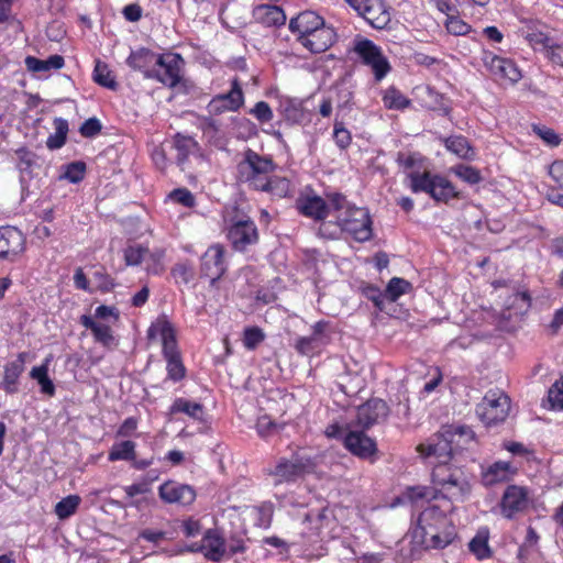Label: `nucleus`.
Listing matches in <instances>:
<instances>
[{
    "instance_id": "1",
    "label": "nucleus",
    "mask_w": 563,
    "mask_h": 563,
    "mask_svg": "<svg viewBox=\"0 0 563 563\" xmlns=\"http://www.w3.org/2000/svg\"><path fill=\"white\" fill-rule=\"evenodd\" d=\"M452 503L444 505H431L418 517V525L413 530V538L424 548L443 549L449 545L455 531L452 521L448 517L453 511Z\"/></svg>"
},
{
    "instance_id": "2",
    "label": "nucleus",
    "mask_w": 563,
    "mask_h": 563,
    "mask_svg": "<svg viewBox=\"0 0 563 563\" xmlns=\"http://www.w3.org/2000/svg\"><path fill=\"white\" fill-rule=\"evenodd\" d=\"M460 463H437L432 471V483L449 503H462L471 493L468 475Z\"/></svg>"
},
{
    "instance_id": "3",
    "label": "nucleus",
    "mask_w": 563,
    "mask_h": 563,
    "mask_svg": "<svg viewBox=\"0 0 563 563\" xmlns=\"http://www.w3.org/2000/svg\"><path fill=\"white\" fill-rule=\"evenodd\" d=\"M224 223L228 225V239L238 251H244L258 240L255 223L238 206H228L223 212Z\"/></svg>"
},
{
    "instance_id": "4",
    "label": "nucleus",
    "mask_w": 563,
    "mask_h": 563,
    "mask_svg": "<svg viewBox=\"0 0 563 563\" xmlns=\"http://www.w3.org/2000/svg\"><path fill=\"white\" fill-rule=\"evenodd\" d=\"M274 169L275 164L269 156H262L250 148L245 151L244 158L238 165L240 180L255 190L264 187V180Z\"/></svg>"
},
{
    "instance_id": "5",
    "label": "nucleus",
    "mask_w": 563,
    "mask_h": 563,
    "mask_svg": "<svg viewBox=\"0 0 563 563\" xmlns=\"http://www.w3.org/2000/svg\"><path fill=\"white\" fill-rule=\"evenodd\" d=\"M509 409V397L504 391L494 389L488 390L476 406V415L486 426H495L505 421Z\"/></svg>"
},
{
    "instance_id": "6",
    "label": "nucleus",
    "mask_w": 563,
    "mask_h": 563,
    "mask_svg": "<svg viewBox=\"0 0 563 563\" xmlns=\"http://www.w3.org/2000/svg\"><path fill=\"white\" fill-rule=\"evenodd\" d=\"M342 225L343 232L349 233L358 242L372 236V221L365 208L347 207L344 212L334 216Z\"/></svg>"
},
{
    "instance_id": "7",
    "label": "nucleus",
    "mask_w": 563,
    "mask_h": 563,
    "mask_svg": "<svg viewBox=\"0 0 563 563\" xmlns=\"http://www.w3.org/2000/svg\"><path fill=\"white\" fill-rule=\"evenodd\" d=\"M352 51L363 64L371 66L376 80H382L390 70L387 58L373 41L358 35L354 38Z\"/></svg>"
},
{
    "instance_id": "8",
    "label": "nucleus",
    "mask_w": 563,
    "mask_h": 563,
    "mask_svg": "<svg viewBox=\"0 0 563 563\" xmlns=\"http://www.w3.org/2000/svg\"><path fill=\"white\" fill-rule=\"evenodd\" d=\"M374 29L383 30L391 20L389 7L383 0H345Z\"/></svg>"
},
{
    "instance_id": "9",
    "label": "nucleus",
    "mask_w": 563,
    "mask_h": 563,
    "mask_svg": "<svg viewBox=\"0 0 563 563\" xmlns=\"http://www.w3.org/2000/svg\"><path fill=\"white\" fill-rule=\"evenodd\" d=\"M184 64L183 58L178 54L168 53L158 55L155 68H153V77L162 84L174 87L180 80V69Z\"/></svg>"
},
{
    "instance_id": "10",
    "label": "nucleus",
    "mask_w": 563,
    "mask_h": 563,
    "mask_svg": "<svg viewBox=\"0 0 563 563\" xmlns=\"http://www.w3.org/2000/svg\"><path fill=\"white\" fill-rule=\"evenodd\" d=\"M313 467L314 464L310 457L296 455L290 460L282 459L272 474L278 478V482H291L312 472Z\"/></svg>"
},
{
    "instance_id": "11",
    "label": "nucleus",
    "mask_w": 563,
    "mask_h": 563,
    "mask_svg": "<svg viewBox=\"0 0 563 563\" xmlns=\"http://www.w3.org/2000/svg\"><path fill=\"white\" fill-rule=\"evenodd\" d=\"M244 551L242 537L224 527L213 528V561L220 560L225 554H235Z\"/></svg>"
},
{
    "instance_id": "12",
    "label": "nucleus",
    "mask_w": 563,
    "mask_h": 563,
    "mask_svg": "<svg viewBox=\"0 0 563 563\" xmlns=\"http://www.w3.org/2000/svg\"><path fill=\"white\" fill-rule=\"evenodd\" d=\"M389 413L388 405L379 398L368 399L357 408L355 427L369 429L380 420H385Z\"/></svg>"
},
{
    "instance_id": "13",
    "label": "nucleus",
    "mask_w": 563,
    "mask_h": 563,
    "mask_svg": "<svg viewBox=\"0 0 563 563\" xmlns=\"http://www.w3.org/2000/svg\"><path fill=\"white\" fill-rule=\"evenodd\" d=\"M158 495L165 503L180 506H188L196 498V492L191 486L175 481H167L162 484L158 488Z\"/></svg>"
},
{
    "instance_id": "14",
    "label": "nucleus",
    "mask_w": 563,
    "mask_h": 563,
    "mask_svg": "<svg viewBox=\"0 0 563 563\" xmlns=\"http://www.w3.org/2000/svg\"><path fill=\"white\" fill-rule=\"evenodd\" d=\"M25 249V238L15 227L0 228V257L13 261Z\"/></svg>"
},
{
    "instance_id": "15",
    "label": "nucleus",
    "mask_w": 563,
    "mask_h": 563,
    "mask_svg": "<svg viewBox=\"0 0 563 563\" xmlns=\"http://www.w3.org/2000/svg\"><path fill=\"white\" fill-rule=\"evenodd\" d=\"M364 430H349L344 435V446L353 455L369 459L377 452L376 442L364 433Z\"/></svg>"
},
{
    "instance_id": "16",
    "label": "nucleus",
    "mask_w": 563,
    "mask_h": 563,
    "mask_svg": "<svg viewBox=\"0 0 563 563\" xmlns=\"http://www.w3.org/2000/svg\"><path fill=\"white\" fill-rule=\"evenodd\" d=\"M444 437L452 446L456 462H462L461 456L464 450H468L475 443L474 431L466 426H449L444 428Z\"/></svg>"
},
{
    "instance_id": "17",
    "label": "nucleus",
    "mask_w": 563,
    "mask_h": 563,
    "mask_svg": "<svg viewBox=\"0 0 563 563\" xmlns=\"http://www.w3.org/2000/svg\"><path fill=\"white\" fill-rule=\"evenodd\" d=\"M335 32L324 23L306 36H298V42L311 53L325 52L335 42Z\"/></svg>"
},
{
    "instance_id": "18",
    "label": "nucleus",
    "mask_w": 563,
    "mask_h": 563,
    "mask_svg": "<svg viewBox=\"0 0 563 563\" xmlns=\"http://www.w3.org/2000/svg\"><path fill=\"white\" fill-rule=\"evenodd\" d=\"M418 452L424 457L434 456L437 463H451L456 462V459L452 452V446L444 437V429L435 434V439L428 444H419L417 448Z\"/></svg>"
},
{
    "instance_id": "19",
    "label": "nucleus",
    "mask_w": 563,
    "mask_h": 563,
    "mask_svg": "<svg viewBox=\"0 0 563 563\" xmlns=\"http://www.w3.org/2000/svg\"><path fill=\"white\" fill-rule=\"evenodd\" d=\"M484 64L489 71L500 80H508L510 84H515L521 79V71L515 63L509 59L486 54Z\"/></svg>"
},
{
    "instance_id": "20",
    "label": "nucleus",
    "mask_w": 563,
    "mask_h": 563,
    "mask_svg": "<svg viewBox=\"0 0 563 563\" xmlns=\"http://www.w3.org/2000/svg\"><path fill=\"white\" fill-rule=\"evenodd\" d=\"M528 506L527 492L519 486H509L501 498L500 509L504 517L511 519L517 512L522 511Z\"/></svg>"
},
{
    "instance_id": "21",
    "label": "nucleus",
    "mask_w": 563,
    "mask_h": 563,
    "mask_svg": "<svg viewBox=\"0 0 563 563\" xmlns=\"http://www.w3.org/2000/svg\"><path fill=\"white\" fill-rule=\"evenodd\" d=\"M80 323L91 330L96 342L100 343L101 347L107 350H115L119 346V340L113 334L111 328L101 322L95 321L90 316H81Z\"/></svg>"
},
{
    "instance_id": "22",
    "label": "nucleus",
    "mask_w": 563,
    "mask_h": 563,
    "mask_svg": "<svg viewBox=\"0 0 563 563\" xmlns=\"http://www.w3.org/2000/svg\"><path fill=\"white\" fill-rule=\"evenodd\" d=\"M530 306L531 298L528 292L522 291L512 294L507 300L506 309L501 313L499 327L508 330L506 324H504V320H520V318L528 311Z\"/></svg>"
},
{
    "instance_id": "23",
    "label": "nucleus",
    "mask_w": 563,
    "mask_h": 563,
    "mask_svg": "<svg viewBox=\"0 0 563 563\" xmlns=\"http://www.w3.org/2000/svg\"><path fill=\"white\" fill-rule=\"evenodd\" d=\"M243 102L244 97L241 85L238 78H234L229 92L213 97V111H236L243 106Z\"/></svg>"
},
{
    "instance_id": "24",
    "label": "nucleus",
    "mask_w": 563,
    "mask_h": 563,
    "mask_svg": "<svg viewBox=\"0 0 563 563\" xmlns=\"http://www.w3.org/2000/svg\"><path fill=\"white\" fill-rule=\"evenodd\" d=\"M158 55L148 48L142 47L130 54L126 64L134 70H140L146 78L153 77V68L157 63Z\"/></svg>"
},
{
    "instance_id": "25",
    "label": "nucleus",
    "mask_w": 563,
    "mask_h": 563,
    "mask_svg": "<svg viewBox=\"0 0 563 563\" xmlns=\"http://www.w3.org/2000/svg\"><path fill=\"white\" fill-rule=\"evenodd\" d=\"M324 20L313 11H305L292 18L289 22V30L298 33V36H306L319 26H322Z\"/></svg>"
},
{
    "instance_id": "26",
    "label": "nucleus",
    "mask_w": 563,
    "mask_h": 563,
    "mask_svg": "<svg viewBox=\"0 0 563 563\" xmlns=\"http://www.w3.org/2000/svg\"><path fill=\"white\" fill-rule=\"evenodd\" d=\"M148 338L151 340L159 339L162 341L163 352H175L177 347L174 328L167 320L158 319L153 323L148 329Z\"/></svg>"
},
{
    "instance_id": "27",
    "label": "nucleus",
    "mask_w": 563,
    "mask_h": 563,
    "mask_svg": "<svg viewBox=\"0 0 563 563\" xmlns=\"http://www.w3.org/2000/svg\"><path fill=\"white\" fill-rule=\"evenodd\" d=\"M254 19L265 26H280L286 22V14L280 7L260 4L253 10Z\"/></svg>"
},
{
    "instance_id": "28",
    "label": "nucleus",
    "mask_w": 563,
    "mask_h": 563,
    "mask_svg": "<svg viewBox=\"0 0 563 563\" xmlns=\"http://www.w3.org/2000/svg\"><path fill=\"white\" fill-rule=\"evenodd\" d=\"M169 151L175 152V159L177 165L185 170V162L189 155H194L198 150L197 142L189 137L180 134H176L174 141L168 143Z\"/></svg>"
},
{
    "instance_id": "29",
    "label": "nucleus",
    "mask_w": 563,
    "mask_h": 563,
    "mask_svg": "<svg viewBox=\"0 0 563 563\" xmlns=\"http://www.w3.org/2000/svg\"><path fill=\"white\" fill-rule=\"evenodd\" d=\"M299 211L317 221L324 220L329 216V207L325 200L319 196L306 197L298 201Z\"/></svg>"
},
{
    "instance_id": "30",
    "label": "nucleus",
    "mask_w": 563,
    "mask_h": 563,
    "mask_svg": "<svg viewBox=\"0 0 563 563\" xmlns=\"http://www.w3.org/2000/svg\"><path fill=\"white\" fill-rule=\"evenodd\" d=\"M328 328V323L320 321L313 325L312 333L308 336H302L298 340L296 347L298 350H314L325 344L328 341V336L325 334V330Z\"/></svg>"
},
{
    "instance_id": "31",
    "label": "nucleus",
    "mask_w": 563,
    "mask_h": 563,
    "mask_svg": "<svg viewBox=\"0 0 563 563\" xmlns=\"http://www.w3.org/2000/svg\"><path fill=\"white\" fill-rule=\"evenodd\" d=\"M328 328V323L320 321L313 325L312 333L308 336H302L298 340L296 347L298 350H314L325 344L328 341V336L325 334V330Z\"/></svg>"
},
{
    "instance_id": "32",
    "label": "nucleus",
    "mask_w": 563,
    "mask_h": 563,
    "mask_svg": "<svg viewBox=\"0 0 563 563\" xmlns=\"http://www.w3.org/2000/svg\"><path fill=\"white\" fill-rule=\"evenodd\" d=\"M23 371L24 360L21 356L5 366L2 388L8 394H14L18 391V379Z\"/></svg>"
},
{
    "instance_id": "33",
    "label": "nucleus",
    "mask_w": 563,
    "mask_h": 563,
    "mask_svg": "<svg viewBox=\"0 0 563 563\" xmlns=\"http://www.w3.org/2000/svg\"><path fill=\"white\" fill-rule=\"evenodd\" d=\"M264 187L256 190L268 192L272 198H285L290 192V181L285 177L269 176L264 180Z\"/></svg>"
},
{
    "instance_id": "34",
    "label": "nucleus",
    "mask_w": 563,
    "mask_h": 563,
    "mask_svg": "<svg viewBox=\"0 0 563 563\" xmlns=\"http://www.w3.org/2000/svg\"><path fill=\"white\" fill-rule=\"evenodd\" d=\"M27 70L33 73L47 71L49 69H60L64 66V57L62 55H52L47 59H38L34 56L25 58Z\"/></svg>"
},
{
    "instance_id": "35",
    "label": "nucleus",
    "mask_w": 563,
    "mask_h": 563,
    "mask_svg": "<svg viewBox=\"0 0 563 563\" xmlns=\"http://www.w3.org/2000/svg\"><path fill=\"white\" fill-rule=\"evenodd\" d=\"M49 362L51 357H46L42 365L32 368L30 376L38 383L42 393L53 396L55 394V386L47 374Z\"/></svg>"
},
{
    "instance_id": "36",
    "label": "nucleus",
    "mask_w": 563,
    "mask_h": 563,
    "mask_svg": "<svg viewBox=\"0 0 563 563\" xmlns=\"http://www.w3.org/2000/svg\"><path fill=\"white\" fill-rule=\"evenodd\" d=\"M429 195L437 201L446 202L449 199L456 197L457 192L448 179L434 176L432 189Z\"/></svg>"
},
{
    "instance_id": "37",
    "label": "nucleus",
    "mask_w": 563,
    "mask_h": 563,
    "mask_svg": "<svg viewBox=\"0 0 563 563\" xmlns=\"http://www.w3.org/2000/svg\"><path fill=\"white\" fill-rule=\"evenodd\" d=\"M470 551L478 559L485 560L492 556L488 545V530H479L468 544Z\"/></svg>"
},
{
    "instance_id": "38",
    "label": "nucleus",
    "mask_w": 563,
    "mask_h": 563,
    "mask_svg": "<svg viewBox=\"0 0 563 563\" xmlns=\"http://www.w3.org/2000/svg\"><path fill=\"white\" fill-rule=\"evenodd\" d=\"M411 288V284L404 278L393 277L386 288V298L389 309L395 306V301Z\"/></svg>"
},
{
    "instance_id": "39",
    "label": "nucleus",
    "mask_w": 563,
    "mask_h": 563,
    "mask_svg": "<svg viewBox=\"0 0 563 563\" xmlns=\"http://www.w3.org/2000/svg\"><path fill=\"white\" fill-rule=\"evenodd\" d=\"M445 147L448 151L452 152L453 154L457 155L462 158H470L472 153V147L470 146L468 141L466 137L461 135L450 136L442 139Z\"/></svg>"
},
{
    "instance_id": "40",
    "label": "nucleus",
    "mask_w": 563,
    "mask_h": 563,
    "mask_svg": "<svg viewBox=\"0 0 563 563\" xmlns=\"http://www.w3.org/2000/svg\"><path fill=\"white\" fill-rule=\"evenodd\" d=\"M135 459V443L126 440L114 443L109 452L110 461H133Z\"/></svg>"
},
{
    "instance_id": "41",
    "label": "nucleus",
    "mask_w": 563,
    "mask_h": 563,
    "mask_svg": "<svg viewBox=\"0 0 563 563\" xmlns=\"http://www.w3.org/2000/svg\"><path fill=\"white\" fill-rule=\"evenodd\" d=\"M54 125H55V130H56L55 134L49 135L46 141V146L49 150L60 148L65 144L66 139H67V133H68L67 120H65L63 118H56L54 120Z\"/></svg>"
},
{
    "instance_id": "42",
    "label": "nucleus",
    "mask_w": 563,
    "mask_h": 563,
    "mask_svg": "<svg viewBox=\"0 0 563 563\" xmlns=\"http://www.w3.org/2000/svg\"><path fill=\"white\" fill-rule=\"evenodd\" d=\"M93 80L108 89L117 90L118 82L112 75V71L109 69L106 63L101 60L96 62L95 70H93Z\"/></svg>"
},
{
    "instance_id": "43",
    "label": "nucleus",
    "mask_w": 563,
    "mask_h": 563,
    "mask_svg": "<svg viewBox=\"0 0 563 563\" xmlns=\"http://www.w3.org/2000/svg\"><path fill=\"white\" fill-rule=\"evenodd\" d=\"M81 498L78 495H69L55 505V514L60 520L74 515L79 507Z\"/></svg>"
},
{
    "instance_id": "44",
    "label": "nucleus",
    "mask_w": 563,
    "mask_h": 563,
    "mask_svg": "<svg viewBox=\"0 0 563 563\" xmlns=\"http://www.w3.org/2000/svg\"><path fill=\"white\" fill-rule=\"evenodd\" d=\"M184 412L191 418L201 419L203 408L198 402H191L184 398H177L170 407V413Z\"/></svg>"
},
{
    "instance_id": "45",
    "label": "nucleus",
    "mask_w": 563,
    "mask_h": 563,
    "mask_svg": "<svg viewBox=\"0 0 563 563\" xmlns=\"http://www.w3.org/2000/svg\"><path fill=\"white\" fill-rule=\"evenodd\" d=\"M408 178L410 180L409 187L413 192H427L430 194V190L432 189V184L434 180V176H431L430 173L424 172L422 174L420 173H410L408 175Z\"/></svg>"
},
{
    "instance_id": "46",
    "label": "nucleus",
    "mask_w": 563,
    "mask_h": 563,
    "mask_svg": "<svg viewBox=\"0 0 563 563\" xmlns=\"http://www.w3.org/2000/svg\"><path fill=\"white\" fill-rule=\"evenodd\" d=\"M283 114L286 121L290 123H300L306 118L302 104L296 100H286L283 104Z\"/></svg>"
},
{
    "instance_id": "47",
    "label": "nucleus",
    "mask_w": 563,
    "mask_h": 563,
    "mask_svg": "<svg viewBox=\"0 0 563 563\" xmlns=\"http://www.w3.org/2000/svg\"><path fill=\"white\" fill-rule=\"evenodd\" d=\"M525 38L534 49H539L540 46V49L544 51L545 54L553 43L552 38L548 34L534 29H529L525 33Z\"/></svg>"
},
{
    "instance_id": "48",
    "label": "nucleus",
    "mask_w": 563,
    "mask_h": 563,
    "mask_svg": "<svg viewBox=\"0 0 563 563\" xmlns=\"http://www.w3.org/2000/svg\"><path fill=\"white\" fill-rule=\"evenodd\" d=\"M383 101L386 108L397 110L405 109L410 104V100L393 87L385 91Z\"/></svg>"
},
{
    "instance_id": "49",
    "label": "nucleus",
    "mask_w": 563,
    "mask_h": 563,
    "mask_svg": "<svg viewBox=\"0 0 563 563\" xmlns=\"http://www.w3.org/2000/svg\"><path fill=\"white\" fill-rule=\"evenodd\" d=\"M363 295L374 302L375 307L378 308L380 311H385L387 313H391V309H389L387 305V298L386 295L380 291L379 288L367 285L362 288Z\"/></svg>"
},
{
    "instance_id": "50",
    "label": "nucleus",
    "mask_w": 563,
    "mask_h": 563,
    "mask_svg": "<svg viewBox=\"0 0 563 563\" xmlns=\"http://www.w3.org/2000/svg\"><path fill=\"white\" fill-rule=\"evenodd\" d=\"M168 377L175 382L185 377L186 368L180 358V354H166Z\"/></svg>"
},
{
    "instance_id": "51",
    "label": "nucleus",
    "mask_w": 563,
    "mask_h": 563,
    "mask_svg": "<svg viewBox=\"0 0 563 563\" xmlns=\"http://www.w3.org/2000/svg\"><path fill=\"white\" fill-rule=\"evenodd\" d=\"M220 21L223 25H225L228 29L234 31L243 27L246 24L245 19L241 16H235V9L234 8H224L220 11Z\"/></svg>"
},
{
    "instance_id": "52",
    "label": "nucleus",
    "mask_w": 563,
    "mask_h": 563,
    "mask_svg": "<svg viewBox=\"0 0 563 563\" xmlns=\"http://www.w3.org/2000/svg\"><path fill=\"white\" fill-rule=\"evenodd\" d=\"M265 339V333L258 327H250L244 330L243 344L247 350H255Z\"/></svg>"
},
{
    "instance_id": "53",
    "label": "nucleus",
    "mask_w": 563,
    "mask_h": 563,
    "mask_svg": "<svg viewBox=\"0 0 563 563\" xmlns=\"http://www.w3.org/2000/svg\"><path fill=\"white\" fill-rule=\"evenodd\" d=\"M547 402L550 409H563V379L549 388Z\"/></svg>"
},
{
    "instance_id": "54",
    "label": "nucleus",
    "mask_w": 563,
    "mask_h": 563,
    "mask_svg": "<svg viewBox=\"0 0 563 563\" xmlns=\"http://www.w3.org/2000/svg\"><path fill=\"white\" fill-rule=\"evenodd\" d=\"M253 511L256 514V525L258 527L268 528L271 526L274 512V507L271 503H263L262 505L254 507Z\"/></svg>"
},
{
    "instance_id": "55",
    "label": "nucleus",
    "mask_w": 563,
    "mask_h": 563,
    "mask_svg": "<svg viewBox=\"0 0 563 563\" xmlns=\"http://www.w3.org/2000/svg\"><path fill=\"white\" fill-rule=\"evenodd\" d=\"M321 223L318 229L319 235L325 239H336L342 232V225L338 219L335 221L320 220Z\"/></svg>"
},
{
    "instance_id": "56",
    "label": "nucleus",
    "mask_w": 563,
    "mask_h": 563,
    "mask_svg": "<svg viewBox=\"0 0 563 563\" xmlns=\"http://www.w3.org/2000/svg\"><path fill=\"white\" fill-rule=\"evenodd\" d=\"M86 172V164L82 162H74L67 165L63 178L73 184H77L84 179Z\"/></svg>"
},
{
    "instance_id": "57",
    "label": "nucleus",
    "mask_w": 563,
    "mask_h": 563,
    "mask_svg": "<svg viewBox=\"0 0 563 563\" xmlns=\"http://www.w3.org/2000/svg\"><path fill=\"white\" fill-rule=\"evenodd\" d=\"M532 131L550 146H558L561 143L560 136L551 128L532 124Z\"/></svg>"
},
{
    "instance_id": "58",
    "label": "nucleus",
    "mask_w": 563,
    "mask_h": 563,
    "mask_svg": "<svg viewBox=\"0 0 563 563\" xmlns=\"http://www.w3.org/2000/svg\"><path fill=\"white\" fill-rule=\"evenodd\" d=\"M148 253L150 250L142 245L129 246L124 251L125 263L128 265H139Z\"/></svg>"
},
{
    "instance_id": "59",
    "label": "nucleus",
    "mask_w": 563,
    "mask_h": 563,
    "mask_svg": "<svg viewBox=\"0 0 563 563\" xmlns=\"http://www.w3.org/2000/svg\"><path fill=\"white\" fill-rule=\"evenodd\" d=\"M333 137L335 140L336 145L341 150L347 148L350 146V144H351V141H352V136H351L350 131H347L344 128L343 122L338 121V120L334 123Z\"/></svg>"
},
{
    "instance_id": "60",
    "label": "nucleus",
    "mask_w": 563,
    "mask_h": 563,
    "mask_svg": "<svg viewBox=\"0 0 563 563\" xmlns=\"http://www.w3.org/2000/svg\"><path fill=\"white\" fill-rule=\"evenodd\" d=\"M16 156L19 159V168L21 172H31L32 167L36 165L37 156L35 153L20 148L16 152Z\"/></svg>"
},
{
    "instance_id": "61",
    "label": "nucleus",
    "mask_w": 563,
    "mask_h": 563,
    "mask_svg": "<svg viewBox=\"0 0 563 563\" xmlns=\"http://www.w3.org/2000/svg\"><path fill=\"white\" fill-rule=\"evenodd\" d=\"M353 427H355L354 422L344 424L333 422L325 428L324 433L328 438L341 439L344 442V435L349 432V430H353Z\"/></svg>"
},
{
    "instance_id": "62",
    "label": "nucleus",
    "mask_w": 563,
    "mask_h": 563,
    "mask_svg": "<svg viewBox=\"0 0 563 563\" xmlns=\"http://www.w3.org/2000/svg\"><path fill=\"white\" fill-rule=\"evenodd\" d=\"M327 199L329 201V214L334 211L335 212V216L341 213V212H344V210L347 208V207H351L345 197L339 192H332V194H328L327 195Z\"/></svg>"
},
{
    "instance_id": "63",
    "label": "nucleus",
    "mask_w": 563,
    "mask_h": 563,
    "mask_svg": "<svg viewBox=\"0 0 563 563\" xmlns=\"http://www.w3.org/2000/svg\"><path fill=\"white\" fill-rule=\"evenodd\" d=\"M507 463H495L493 466L489 467L488 472L485 474V478L489 484L504 481L507 476Z\"/></svg>"
},
{
    "instance_id": "64",
    "label": "nucleus",
    "mask_w": 563,
    "mask_h": 563,
    "mask_svg": "<svg viewBox=\"0 0 563 563\" xmlns=\"http://www.w3.org/2000/svg\"><path fill=\"white\" fill-rule=\"evenodd\" d=\"M329 509L328 507H323L319 509L317 512L309 511L305 515V521L309 523H314V531L318 532L320 528L323 526L324 521L328 520Z\"/></svg>"
}]
</instances>
